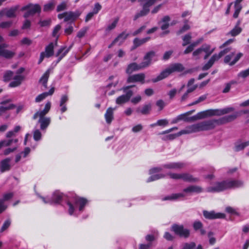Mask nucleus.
<instances>
[{
  "instance_id": "42",
  "label": "nucleus",
  "mask_w": 249,
  "mask_h": 249,
  "mask_svg": "<svg viewBox=\"0 0 249 249\" xmlns=\"http://www.w3.org/2000/svg\"><path fill=\"white\" fill-rule=\"evenodd\" d=\"M119 18H116L111 24L108 25L107 28L106 29V31L109 32L114 29L117 26V24L119 21Z\"/></svg>"
},
{
  "instance_id": "4",
  "label": "nucleus",
  "mask_w": 249,
  "mask_h": 249,
  "mask_svg": "<svg viewBox=\"0 0 249 249\" xmlns=\"http://www.w3.org/2000/svg\"><path fill=\"white\" fill-rule=\"evenodd\" d=\"M199 131H205L212 129L216 124L220 125L219 119H213L203 121L198 123Z\"/></svg>"
},
{
  "instance_id": "1",
  "label": "nucleus",
  "mask_w": 249,
  "mask_h": 249,
  "mask_svg": "<svg viewBox=\"0 0 249 249\" xmlns=\"http://www.w3.org/2000/svg\"><path fill=\"white\" fill-rule=\"evenodd\" d=\"M203 191V189L198 186L190 185L188 187L184 188L183 192L180 193L173 194L171 195L166 196L162 198L163 201L165 200H175L180 198L184 197L188 195H191L193 193H199Z\"/></svg>"
},
{
  "instance_id": "17",
  "label": "nucleus",
  "mask_w": 249,
  "mask_h": 249,
  "mask_svg": "<svg viewBox=\"0 0 249 249\" xmlns=\"http://www.w3.org/2000/svg\"><path fill=\"white\" fill-rule=\"evenodd\" d=\"M241 113L239 112H236L232 114L224 116L219 119V122L220 124H224L235 120L238 116H240Z\"/></svg>"
},
{
  "instance_id": "58",
  "label": "nucleus",
  "mask_w": 249,
  "mask_h": 249,
  "mask_svg": "<svg viewBox=\"0 0 249 249\" xmlns=\"http://www.w3.org/2000/svg\"><path fill=\"white\" fill-rule=\"evenodd\" d=\"M196 247V244L194 242H191L190 243H185L182 249H194Z\"/></svg>"
},
{
  "instance_id": "30",
  "label": "nucleus",
  "mask_w": 249,
  "mask_h": 249,
  "mask_svg": "<svg viewBox=\"0 0 249 249\" xmlns=\"http://www.w3.org/2000/svg\"><path fill=\"white\" fill-rule=\"evenodd\" d=\"M181 179L184 181L189 182H196L198 181V178H194L192 175L189 173H182Z\"/></svg>"
},
{
  "instance_id": "21",
  "label": "nucleus",
  "mask_w": 249,
  "mask_h": 249,
  "mask_svg": "<svg viewBox=\"0 0 249 249\" xmlns=\"http://www.w3.org/2000/svg\"><path fill=\"white\" fill-rule=\"evenodd\" d=\"M11 159L9 158H6L1 160L0 162V171L1 173L9 171L11 169V165L10 162Z\"/></svg>"
},
{
  "instance_id": "15",
  "label": "nucleus",
  "mask_w": 249,
  "mask_h": 249,
  "mask_svg": "<svg viewBox=\"0 0 249 249\" xmlns=\"http://www.w3.org/2000/svg\"><path fill=\"white\" fill-rule=\"evenodd\" d=\"M81 14V12H80L79 10H76L75 12H66L65 18L64 19V21L65 22H73L79 17Z\"/></svg>"
},
{
  "instance_id": "63",
  "label": "nucleus",
  "mask_w": 249,
  "mask_h": 249,
  "mask_svg": "<svg viewBox=\"0 0 249 249\" xmlns=\"http://www.w3.org/2000/svg\"><path fill=\"white\" fill-rule=\"evenodd\" d=\"M190 29V26L188 24H185L179 30H178L177 34V35H179L185 32L187 30H189Z\"/></svg>"
},
{
  "instance_id": "46",
  "label": "nucleus",
  "mask_w": 249,
  "mask_h": 249,
  "mask_svg": "<svg viewBox=\"0 0 249 249\" xmlns=\"http://www.w3.org/2000/svg\"><path fill=\"white\" fill-rule=\"evenodd\" d=\"M164 175L162 174H157L151 176L147 179V182H149L164 178Z\"/></svg>"
},
{
  "instance_id": "52",
  "label": "nucleus",
  "mask_w": 249,
  "mask_h": 249,
  "mask_svg": "<svg viewBox=\"0 0 249 249\" xmlns=\"http://www.w3.org/2000/svg\"><path fill=\"white\" fill-rule=\"evenodd\" d=\"M243 55V54L241 53H237L236 56L234 57L233 60L231 61L229 65L230 66H233V65H234Z\"/></svg>"
},
{
  "instance_id": "14",
  "label": "nucleus",
  "mask_w": 249,
  "mask_h": 249,
  "mask_svg": "<svg viewBox=\"0 0 249 249\" xmlns=\"http://www.w3.org/2000/svg\"><path fill=\"white\" fill-rule=\"evenodd\" d=\"M125 93V94L121 95L116 99V103L117 104L122 105L127 102L133 94L132 90H128Z\"/></svg>"
},
{
  "instance_id": "50",
  "label": "nucleus",
  "mask_w": 249,
  "mask_h": 249,
  "mask_svg": "<svg viewBox=\"0 0 249 249\" xmlns=\"http://www.w3.org/2000/svg\"><path fill=\"white\" fill-rule=\"evenodd\" d=\"M41 138V133L38 129L34 131V139L35 141H38Z\"/></svg>"
},
{
  "instance_id": "2",
  "label": "nucleus",
  "mask_w": 249,
  "mask_h": 249,
  "mask_svg": "<svg viewBox=\"0 0 249 249\" xmlns=\"http://www.w3.org/2000/svg\"><path fill=\"white\" fill-rule=\"evenodd\" d=\"M184 70L183 66L180 63H175L170 66L168 68L163 71L155 78L152 79V82L156 83L168 77L172 73L178 71L180 72Z\"/></svg>"
},
{
  "instance_id": "24",
  "label": "nucleus",
  "mask_w": 249,
  "mask_h": 249,
  "mask_svg": "<svg viewBox=\"0 0 249 249\" xmlns=\"http://www.w3.org/2000/svg\"><path fill=\"white\" fill-rule=\"evenodd\" d=\"M19 5H16L11 7L10 9H5L2 12L6 15L7 18H15L16 17V12L19 8Z\"/></svg>"
},
{
  "instance_id": "39",
  "label": "nucleus",
  "mask_w": 249,
  "mask_h": 249,
  "mask_svg": "<svg viewBox=\"0 0 249 249\" xmlns=\"http://www.w3.org/2000/svg\"><path fill=\"white\" fill-rule=\"evenodd\" d=\"M18 139H11L6 140H3L0 142V148L3 146H8L11 145L13 142L17 143Z\"/></svg>"
},
{
  "instance_id": "32",
  "label": "nucleus",
  "mask_w": 249,
  "mask_h": 249,
  "mask_svg": "<svg viewBox=\"0 0 249 249\" xmlns=\"http://www.w3.org/2000/svg\"><path fill=\"white\" fill-rule=\"evenodd\" d=\"M150 39V38L149 37H147L141 39L138 38H135L133 40V46L131 48V50L135 49L138 47L148 41Z\"/></svg>"
},
{
  "instance_id": "35",
  "label": "nucleus",
  "mask_w": 249,
  "mask_h": 249,
  "mask_svg": "<svg viewBox=\"0 0 249 249\" xmlns=\"http://www.w3.org/2000/svg\"><path fill=\"white\" fill-rule=\"evenodd\" d=\"M248 145H249V141L244 142L241 141H238L235 143L234 150L236 152L240 151L243 150Z\"/></svg>"
},
{
  "instance_id": "37",
  "label": "nucleus",
  "mask_w": 249,
  "mask_h": 249,
  "mask_svg": "<svg viewBox=\"0 0 249 249\" xmlns=\"http://www.w3.org/2000/svg\"><path fill=\"white\" fill-rule=\"evenodd\" d=\"M128 36V34H126L124 32H123L120 34L117 37L115 38V41L116 42H119V45H121L127 38Z\"/></svg>"
},
{
  "instance_id": "43",
  "label": "nucleus",
  "mask_w": 249,
  "mask_h": 249,
  "mask_svg": "<svg viewBox=\"0 0 249 249\" xmlns=\"http://www.w3.org/2000/svg\"><path fill=\"white\" fill-rule=\"evenodd\" d=\"M188 115H187V113H186H186L180 114V115H178V117L179 121H183L186 122H193V119L191 118V117H188Z\"/></svg>"
},
{
  "instance_id": "27",
  "label": "nucleus",
  "mask_w": 249,
  "mask_h": 249,
  "mask_svg": "<svg viewBox=\"0 0 249 249\" xmlns=\"http://www.w3.org/2000/svg\"><path fill=\"white\" fill-rule=\"evenodd\" d=\"M13 78L14 80L9 84V87L12 88L19 86L21 84L22 81L23 80L24 77L21 75L17 74L15 76H13Z\"/></svg>"
},
{
  "instance_id": "26",
  "label": "nucleus",
  "mask_w": 249,
  "mask_h": 249,
  "mask_svg": "<svg viewBox=\"0 0 249 249\" xmlns=\"http://www.w3.org/2000/svg\"><path fill=\"white\" fill-rule=\"evenodd\" d=\"M209 116H210L209 109L199 112L196 115L192 116L191 118L193 119V122H194L198 120L205 118Z\"/></svg>"
},
{
  "instance_id": "12",
  "label": "nucleus",
  "mask_w": 249,
  "mask_h": 249,
  "mask_svg": "<svg viewBox=\"0 0 249 249\" xmlns=\"http://www.w3.org/2000/svg\"><path fill=\"white\" fill-rule=\"evenodd\" d=\"M8 45L6 43L0 44V56L7 59L12 58L15 54V52L5 49L7 48Z\"/></svg>"
},
{
  "instance_id": "41",
  "label": "nucleus",
  "mask_w": 249,
  "mask_h": 249,
  "mask_svg": "<svg viewBox=\"0 0 249 249\" xmlns=\"http://www.w3.org/2000/svg\"><path fill=\"white\" fill-rule=\"evenodd\" d=\"M192 35L191 33L187 34L182 36L183 43L182 45L186 46V45L190 44L192 39Z\"/></svg>"
},
{
  "instance_id": "9",
  "label": "nucleus",
  "mask_w": 249,
  "mask_h": 249,
  "mask_svg": "<svg viewBox=\"0 0 249 249\" xmlns=\"http://www.w3.org/2000/svg\"><path fill=\"white\" fill-rule=\"evenodd\" d=\"M11 102L12 100L9 99L0 102V116L7 110L13 109L16 107V105L13 104H8Z\"/></svg>"
},
{
  "instance_id": "5",
  "label": "nucleus",
  "mask_w": 249,
  "mask_h": 249,
  "mask_svg": "<svg viewBox=\"0 0 249 249\" xmlns=\"http://www.w3.org/2000/svg\"><path fill=\"white\" fill-rule=\"evenodd\" d=\"M21 10L27 11L24 15V17L27 18L30 16L35 15L36 13H40L41 11V7L37 4H29L22 7Z\"/></svg>"
},
{
  "instance_id": "3",
  "label": "nucleus",
  "mask_w": 249,
  "mask_h": 249,
  "mask_svg": "<svg viewBox=\"0 0 249 249\" xmlns=\"http://www.w3.org/2000/svg\"><path fill=\"white\" fill-rule=\"evenodd\" d=\"M171 230L173 231L175 234L181 237L187 238L190 236L189 230L184 228L182 225L174 224L171 227Z\"/></svg>"
},
{
  "instance_id": "40",
  "label": "nucleus",
  "mask_w": 249,
  "mask_h": 249,
  "mask_svg": "<svg viewBox=\"0 0 249 249\" xmlns=\"http://www.w3.org/2000/svg\"><path fill=\"white\" fill-rule=\"evenodd\" d=\"M242 31V29L240 27H234L230 32L227 33V36H235L238 35Z\"/></svg>"
},
{
  "instance_id": "23",
  "label": "nucleus",
  "mask_w": 249,
  "mask_h": 249,
  "mask_svg": "<svg viewBox=\"0 0 249 249\" xmlns=\"http://www.w3.org/2000/svg\"><path fill=\"white\" fill-rule=\"evenodd\" d=\"M38 117L39 119L38 123L40 124V129L43 131L45 130L51 123V118L45 116Z\"/></svg>"
},
{
  "instance_id": "25",
  "label": "nucleus",
  "mask_w": 249,
  "mask_h": 249,
  "mask_svg": "<svg viewBox=\"0 0 249 249\" xmlns=\"http://www.w3.org/2000/svg\"><path fill=\"white\" fill-rule=\"evenodd\" d=\"M210 45L206 44H203L201 47L198 48L193 52V56L196 57V59L199 58V55L202 52H207L209 49H210Z\"/></svg>"
},
{
  "instance_id": "56",
  "label": "nucleus",
  "mask_w": 249,
  "mask_h": 249,
  "mask_svg": "<svg viewBox=\"0 0 249 249\" xmlns=\"http://www.w3.org/2000/svg\"><path fill=\"white\" fill-rule=\"evenodd\" d=\"M14 196V194L13 193H8L4 194L3 195V198L1 199L3 201V202L5 201H8L11 199Z\"/></svg>"
},
{
  "instance_id": "6",
  "label": "nucleus",
  "mask_w": 249,
  "mask_h": 249,
  "mask_svg": "<svg viewBox=\"0 0 249 249\" xmlns=\"http://www.w3.org/2000/svg\"><path fill=\"white\" fill-rule=\"evenodd\" d=\"M228 190L226 180L216 182L213 185L207 188V192L209 193H218Z\"/></svg>"
},
{
  "instance_id": "31",
  "label": "nucleus",
  "mask_w": 249,
  "mask_h": 249,
  "mask_svg": "<svg viewBox=\"0 0 249 249\" xmlns=\"http://www.w3.org/2000/svg\"><path fill=\"white\" fill-rule=\"evenodd\" d=\"M72 46H71L69 48L66 49V47L61 48L57 52L56 56L58 57L57 62H59L69 52Z\"/></svg>"
},
{
  "instance_id": "49",
  "label": "nucleus",
  "mask_w": 249,
  "mask_h": 249,
  "mask_svg": "<svg viewBox=\"0 0 249 249\" xmlns=\"http://www.w3.org/2000/svg\"><path fill=\"white\" fill-rule=\"evenodd\" d=\"M234 7V13L233 15V17L235 18H238L239 13L240 12L242 7L241 5H236Z\"/></svg>"
},
{
  "instance_id": "57",
  "label": "nucleus",
  "mask_w": 249,
  "mask_h": 249,
  "mask_svg": "<svg viewBox=\"0 0 249 249\" xmlns=\"http://www.w3.org/2000/svg\"><path fill=\"white\" fill-rule=\"evenodd\" d=\"M61 28V27L59 24H58L55 26L52 33V36L53 37H56L57 38L58 37V36H57V34L59 31L60 30Z\"/></svg>"
},
{
  "instance_id": "60",
  "label": "nucleus",
  "mask_w": 249,
  "mask_h": 249,
  "mask_svg": "<svg viewBox=\"0 0 249 249\" xmlns=\"http://www.w3.org/2000/svg\"><path fill=\"white\" fill-rule=\"evenodd\" d=\"M168 175L171 178L174 179H180L181 178V174L169 173Z\"/></svg>"
},
{
  "instance_id": "33",
  "label": "nucleus",
  "mask_w": 249,
  "mask_h": 249,
  "mask_svg": "<svg viewBox=\"0 0 249 249\" xmlns=\"http://www.w3.org/2000/svg\"><path fill=\"white\" fill-rule=\"evenodd\" d=\"M114 108L112 107H109L107 109L106 112L105 114V118L106 121V122L110 124L112 120L113 119V111Z\"/></svg>"
},
{
  "instance_id": "36",
  "label": "nucleus",
  "mask_w": 249,
  "mask_h": 249,
  "mask_svg": "<svg viewBox=\"0 0 249 249\" xmlns=\"http://www.w3.org/2000/svg\"><path fill=\"white\" fill-rule=\"evenodd\" d=\"M50 75V70H48L42 76L39 80V82L42 84L45 88H47V82Z\"/></svg>"
},
{
  "instance_id": "62",
  "label": "nucleus",
  "mask_w": 249,
  "mask_h": 249,
  "mask_svg": "<svg viewBox=\"0 0 249 249\" xmlns=\"http://www.w3.org/2000/svg\"><path fill=\"white\" fill-rule=\"evenodd\" d=\"M202 223L199 221H195L193 224L194 229L196 231L202 228Z\"/></svg>"
},
{
  "instance_id": "55",
  "label": "nucleus",
  "mask_w": 249,
  "mask_h": 249,
  "mask_svg": "<svg viewBox=\"0 0 249 249\" xmlns=\"http://www.w3.org/2000/svg\"><path fill=\"white\" fill-rule=\"evenodd\" d=\"M67 3L66 2H62L57 6L56 11L59 12L66 9Z\"/></svg>"
},
{
  "instance_id": "59",
  "label": "nucleus",
  "mask_w": 249,
  "mask_h": 249,
  "mask_svg": "<svg viewBox=\"0 0 249 249\" xmlns=\"http://www.w3.org/2000/svg\"><path fill=\"white\" fill-rule=\"evenodd\" d=\"M208 235L209 238L210 244L211 245H213L216 241L215 238L213 236V232L210 231L208 232Z\"/></svg>"
},
{
  "instance_id": "54",
  "label": "nucleus",
  "mask_w": 249,
  "mask_h": 249,
  "mask_svg": "<svg viewBox=\"0 0 249 249\" xmlns=\"http://www.w3.org/2000/svg\"><path fill=\"white\" fill-rule=\"evenodd\" d=\"M12 22L11 21H4L0 23V27L1 28H8L11 26Z\"/></svg>"
},
{
  "instance_id": "34",
  "label": "nucleus",
  "mask_w": 249,
  "mask_h": 249,
  "mask_svg": "<svg viewBox=\"0 0 249 249\" xmlns=\"http://www.w3.org/2000/svg\"><path fill=\"white\" fill-rule=\"evenodd\" d=\"M151 110V104H146L143 105L142 108L138 107L136 109L137 113H141L143 115L148 114Z\"/></svg>"
},
{
  "instance_id": "18",
  "label": "nucleus",
  "mask_w": 249,
  "mask_h": 249,
  "mask_svg": "<svg viewBox=\"0 0 249 249\" xmlns=\"http://www.w3.org/2000/svg\"><path fill=\"white\" fill-rule=\"evenodd\" d=\"M51 107V103L49 101L47 102L45 104V107L42 110L37 111L33 116V119L34 120L36 119L38 117L45 116V115L49 112Z\"/></svg>"
},
{
  "instance_id": "53",
  "label": "nucleus",
  "mask_w": 249,
  "mask_h": 249,
  "mask_svg": "<svg viewBox=\"0 0 249 249\" xmlns=\"http://www.w3.org/2000/svg\"><path fill=\"white\" fill-rule=\"evenodd\" d=\"M169 122L166 119L159 120L157 122V124L159 126H165L168 124Z\"/></svg>"
},
{
  "instance_id": "48",
  "label": "nucleus",
  "mask_w": 249,
  "mask_h": 249,
  "mask_svg": "<svg viewBox=\"0 0 249 249\" xmlns=\"http://www.w3.org/2000/svg\"><path fill=\"white\" fill-rule=\"evenodd\" d=\"M13 74L14 73L12 71H6L4 76H3V79L5 81H9L11 79H12L13 77Z\"/></svg>"
},
{
  "instance_id": "7",
  "label": "nucleus",
  "mask_w": 249,
  "mask_h": 249,
  "mask_svg": "<svg viewBox=\"0 0 249 249\" xmlns=\"http://www.w3.org/2000/svg\"><path fill=\"white\" fill-rule=\"evenodd\" d=\"M39 197L42 200L44 203H59L62 198V194L59 191H55L52 198H45L44 197L39 196Z\"/></svg>"
},
{
  "instance_id": "38",
  "label": "nucleus",
  "mask_w": 249,
  "mask_h": 249,
  "mask_svg": "<svg viewBox=\"0 0 249 249\" xmlns=\"http://www.w3.org/2000/svg\"><path fill=\"white\" fill-rule=\"evenodd\" d=\"M56 1L54 0H50L47 3L44 5L43 7L44 11L48 12L53 10Z\"/></svg>"
},
{
  "instance_id": "47",
  "label": "nucleus",
  "mask_w": 249,
  "mask_h": 249,
  "mask_svg": "<svg viewBox=\"0 0 249 249\" xmlns=\"http://www.w3.org/2000/svg\"><path fill=\"white\" fill-rule=\"evenodd\" d=\"M11 224V221L10 219L5 220L0 230V232H2L7 230L10 227Z\"/></svg>"
},
{
  "instance_id": "20",
  "label": "nucleus",
  "mask_w": 249,
  "mask_h": 249,
  "mask_svg": "<svg viewBox=\"0 0 249 249\" xmlns=\"http://www.w3.org/2000/svg\"><path fill=\"white\" fill-rule=\"evenodd\" d=\"M155 56L154 51H150L147 53L143 57V61L142 62L143 67L145 68L148 67L151 63L152 59Z\"/></svg>"
},
{
  "instance_id": "51",
  "label": "nucleus",
  "mask_w": 249,
  "mask_h": 249,
  "mask_svg": "<svg viewBox=\"0 0 249 249\" xmlns=\"http://www.w3.org/2000/svg\"><path fill=\"white\" fill-rule=\"evenodd\" d=\"M88 30V27H84L81 29L77 34V36L79 38H82L83 37Z\"/></svg>"
},
{
  "instance_id": "19",
  "label": "nucleus",
  "mask_w": 249,
  "mask_h": 249,
  "mask_svg": "<svg viewBox=\"0 0 249 249\" xmlns=\"http://www.w3.org/2000/svg\"><path fill=\"white\" fill-rule=\"evenodd\" d=\"M185 163L182 162H169L164 164L163 167L172 170H180L185 166Z\"/></svg>"
},
{
  "instance_id": "29",
  "label": "nucleus",
  "mask_w": 249,
  "mask_h": 249,
  "mask_svg": "<svg viewBox=\"0 0 249 249\" xmlns=\"http://www.w3.org/2000/svg\"><path fill=\"white\" fill-rule=\"evenodd\" d=\"M74 202L75 206H79V210L82 211L87 203V200L84 198L76 197L74 199Z\"/></svg>"
},
{
  "instance_id": "16",
  "label": "nucleus",
  "mask_w": 249,
  "mask_h": 249,
  "mask_svg": "<svg viewBox=\"0 0 249 249\" xmlns=\"http://www.w3.org/2000/svg\"><path fill=\"white\" fill-rule=\"evenodd\" d=\"M226 182L228 189L241 188L244 186V182L241 180H227Z\"/></svg>"
},
{
  "instance_id": "45",
  "label": "nucleus",
  "mask_w": 249,
  "mask_h": 249,
  "mask_svg": "<svg viewBox=\"0 0 249 249\" xmlns=\"http://www.w3.org/2000/svg\"><path fill=\"white\" fill-rule=\"evenodd\" d=\"M180 136L179 135V132L176 134H169L168 135L165 136L162 138V140L163 141H168V140H173L175 139L176 138Z\"/></svg>"
},
{
  "instance_id": "13",
  "label": "nucleus",
  "mask_w": 249,
  "mask_h": 249,
  "mask_svg": "<svg viewBox=\"0 0 249 249\" xmlns=\"http://www.w3.org/2000/svg\"><path fill=\"white\" fill-rule=\"evenodd\" d=\"M199 128L198 123L186 126L184 129L179 132L180 136L183 134H188L199 132Z\"/></svg>"
},
{
  "instance_id": "10",
  "label": "nucleus",
  "mask_w": 249,
  "mask_h": 249,
  "mask_svg": "<svg viewBox=\"0 0 249 249\" xmlns=\"http://www.w3.org/2000/svg\"><path fill=\"white\" fill-rule=\"evenodd\" d=\"M145 75L143 73L133 74L128 77L127 79V83H131L135 82H140L142 84H144L145 83Z\"/></svg>"
},
{
  "instance_id": "8",
  "label": "nucleus",
  "mask_w": 249,
  "mask_h": 249,
  "mask_svg": "<svg viewBox=\"0 0 249 249\" xmlns=\"http://www.w3.org/2000/svg\"><path fill=\"white\" fill-rule=\"evenodd\" d=\"M54 45L51 42L47 45L45 49V51L40 53L39 59L38 63L40 64L45 57H50L53 55L54 53Z\"/></svg>"
},
{
  "instance_id": "28",
  "label": "nucleus",
  "mask_w": 249,
  "mask_h": 249,
  "mask_svg": "<svg viewBox=\"0 0 249 249\" xmlns=\"http://www.w3.org/2000/svg\"><path fill=\"white\" fill-rule=\"evenodd\" d=\"M54 91V88H52L48 92H43L38 95L35 99V102L39 103L45 99L48 96L52 95Z\"/></svg>"
},
{
  "instance_id": "22",
  "label": "nucleus",
  "mask_w": 249,
  "mask_h": 249,
  "mask_svg": "<svg viewBox=\"0 0 249 249\" xmlns=\"http://www.w3.org/2000/svg\"><path fill=\"white\" fill-rule=\"evenodd\" d=\"M144 69L142 63L139 64L134 62L129 64L126 68V72L128 74H131L134 71H138L140 70Z\"/></svg>"
},
{
  "instance_id": "61",
  "label": "nucleus",
  "mask_w": 249,
  "mask_h": 249,
  "mask_svg": "<svg viewBox=\"0 0 249 249\" xmlns=\"http://www.w3.org/2000/svg\"><path fill=\"white\" fill-rule=\"evenodd\" d=\"M249 75V68L244 71H241L238 74V76L241 77L242 78H246Z\"/></svg>"
},
{
  "instance_id": "44",
  "label": "nucleus",
  "mask_w": 249,
  "mask_h": 249,
  "mask_svg": "<svg viewBox=\"0 0 249 249\" xmlns=\"http://www.w3.org/2000/svg\"><path fill=\"white\" fill-rule=\"evenodd\" d=\"M210 116L223 115L222 109H209Z\"/></svg>"
},
{
  "instance_id": "11",
  "label": "nucleus",
  "mask_w": 249,
  "mask_h": 249,
  "mask_svg": "<svg viewBox=\"0 0 249 249\" xmlns=\"http://www.w3.org/2000/svg\"><path fill=\"white\" fill-rule=\"evenodd\" d=\"M203 214L206 218L209 219H222L225 217L224 213H216L213 211L209 212L204 210L203 211Z\"/></svg>"
},
{
  "instance_id": "64",
  "label": "nucleus",
  "mask_w": 249,
  "mask_h": 249,
  "mask_svg": "<svg viewBox=\"0 0 249 249\" xmlns=\"http://www.w3.org/2000/svg\"><path fill=\"white\" fill-rule=\"evenodd\" d=\"M142 128V125L141 124H139L133 127L132 128V131L134 133H137L141 131Z\"/></svg>"
}]
</instances>
